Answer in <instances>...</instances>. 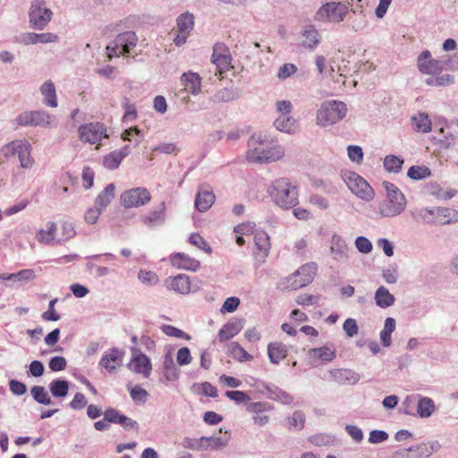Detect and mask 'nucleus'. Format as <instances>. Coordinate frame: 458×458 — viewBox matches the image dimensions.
I'll use <instances>...</instances> for the list:
<instances>
[{
    "label": "nucleus",
    "mask_w": 458,
    "mask_h": 458,
    "mask_svg": "<svg viewBox=\"0 0 458 458\" xmlns=\"http://www.w3.org/2000/svg\"><path fill=\"white\" fill-rule=\"evenodd\" d=\"M284 155V148L267 134L255 133L249 140L246 154L249 162L258 164L276 162Z\"/></svg>",
    "instance_id": "nucleus-1"
},
{
    "label": "nucleus",
    "mask_w": 458,
    "mask_h": 458,
    "mask_svg": "<svg viewBox=\"0 0 458 458\" xmlns=\"http://www.w3.org/2000/svg\"><path fill=\"white\" fill-rule=\"evenodd\" d=\"M417 67L423 74L431 75L425 82L428 86L445 87L454 82V77L450 74H442L443 64L433 59L428 50L423 51L417 58Z\"/></svg>",
    "instance_id": "nucleus-2"
},
{
    "label": "nucleus",
    "mask_w": 458,
    "mask_h": 458,
    "mask_svg": "<svg viewBox=\"0 0 458 458\" xmlns=\"http://www.w3.org/2000/svg\"><path fill=\"white\" fill-rule=\"evenodd\" d=\"M318 271V266L314 262L301 266L291 275L282 278L277 288L281 291H295L311 284Z\"/></svg>",
    "instance_id": "nucleus-3"
},
{
    "label": "nucleus",
    "mask_w": 458,
    "mask_h": 458,
    "mask_svg": "<svg viewBox=\"0 0 458 458\" xmlns=\"http://www.w3.org/2000/svg\"><path fill=\"white\" fill-rule=\"evenodd\" d=\"M268 192L276 205L280 208L288 209L298 203V191L286 178L275 180Z\"/></svg>",
    "instance_id": "nucleus-4"
},
{
    "label": "nucleus",
    "mask_w": 458,
    "mask_h": 458,
    "mask_svg": "<svg viewBox=\"0 0 458 458\" xmlns=\"http://www.w3.org/2000/svg\"><path fill=\"white\" fill-rule=\"evenodd\" d=\"M383 186L386 191V198L378 205L379 214L386 217L400 215L406 207L404 195L390 182H384Z\"/></svg>",
    "instance_id": "nucleus-5"
},
{
    "label": "nucleus",
    "mask_w": 458,
    "mask_h": 458,
    "mask_svg": "<svg viewBox=\"0 0 458 458\" xmlns=\"http://www.w3.org/2000/svg\"><path fill=\"white\" fill-rule=\"evenodd\" d=\"M413 216L418 221L431 225H446L458 221V212L448 208H420Z\"/></svg>",
    "instance_id": "nucleus-6"
},
{
    "label": "nucleus",
    "mask_w": 458,
    "mask_h": 458,
    "mask_svg": "<svg viewBox=\"0 0 458 458\" xmlns=\"http://www.w3.org/2000/svg\"><path fill=\"white\" fill-rule=\"evenodd\" d=\"M346 111L345 104L341 101L325 102L317 112V123L323 127L336 123L345 116Z\"/></svg>",
    "instance_id": "nucleus-7"
},
{
    "label": "nucleus",
    "mask_w": 458,
    "mask_h": 458,
    "mask_svg": "<svg viewBox=\"0 0 458 458\" xmlns=\"http://www.w3.org/2000/svg\"><path fill=\"white\" fill-rule=\"evenodd\" d=\"M31 149L32 147L27 140H13L3 148L5 157L18 155L22 168H30L34 164Z\"/></svg>",
    "instance_id": "nucleus-8"
},
{
    "label": "nucleus",
    "mask_w": 458,
    "mask_h": 458,
    "mask_svg": "<svg viewBox=\"0 0 458 458\" xmlns=\"http://www.w3.org/2000/svg\"><path fill=\"white\" fill-rule=\"evenodd\" d=\"M343 178L349 190L357 197L366 201L373 199L374 190L360 174L354 172H346Z\"/></svg>",
    "instance_id": "nucleus-9"
},
{
    "label": "nucleus",
    "mask_w": 458,
    "mask_h": 458,
    "mask_svg": "<svg viewBox=\"0 0 458 458\" xmlns=\"http://www.w3.org/2000/svg\"><path fill=\"white\" fill-rule=\"evenodd\" d=\"M107 137L106 128L98 122L85 123L78 128L79 140L83 143L97 144V149L99 148L100 141Z\"/></svg>",
    "instance_id": "nucleus-10"
},
{
    "label": "nucleus",
    "mask_w": 458,
    "mask_h": 458,
    "mask_svg": "<svg viewBox=\"0 0 458 458\" xmlns=\"http://www.w3.org/2000/svg\"><path fill=\"white\" fill-rule=\"evenodd\" d=\"M212 63L216 66V75L219 80L224 78V73L232 66V55L228 47L225 43H216L213 47V54L211 56Z\"/></svg>",
    "instance_id": "nucleus-11"
},
{
    "label": "nucleus",
    "mask_w": 458,
    "mask_h": 458,
    "mask_svg": "<svg viewBox=\"0 0 458 458\" xmlns=\"http://www.w3.org/2000/svg\"><path fill=\"white\" fill-rule=\"evenodd\" d=\"M137 41V36L132 31L119 34L114 39V46L113 47H106L108 58L111 59L113 56L129 54L131 49L136 47Z\"/></svg>",
    "instance_id": "nucleus-12"
},
{
    "label": "nucleus",
    "mask_w": 458,
    "mask_h": 458,
    "mask_svg": "<svg viewBox=\"0 0 458 458\" xmlns=\"http://www.w3.org/2000/svg\"><path fill=\"white\" fill-rule=\"evenodd\" d=\"M53 13L46 7L44 0H34L30 12V21L38 30H43L52 19Z\"/></svg>",
    "instance_id": "nucleus-13"
},
{
    "label": "nucleus",
    "mask_w": 458,
    "mask_h": 458,
    "mask_svg": "<svg viewBox=\"0 0 458 458\" xmlns=\"http://www.w3.org/2000/svg\"><path fill=\"white\" fill-rule=\"evenodd\" d=\"M347 12L348 7L344 4L327 3L317 12L316 18L318 21L339 22L344 21Z\"/></svg>",
    "instance_id": "nucleus-14"
},
{
    "label": "nucleus",
    "mask_w": 458,
    "mask_h": 458,
    "mask_svg": "<svg viewBox=\"0 0 458 458\" xmlns=\"http://www.w3.org/2000/svg\"><path fill=\"white\" fill-rule=\"evenodd\" d=\"M20 126H48L51 124V116L45 111H26L20 114L16 119Z\"/></svg>",
    "instance_id": "nucleus-15"
},
{
    "label": "nucleus",
    "mask_w": 458,
    "mask_h": 458,
    "mask_svg": "<svg viewBox=\"0 0 458 458\" xmlns=\"http://www.w3.org/2000/svg\"><path fill=\"white\" fill-rule=\"evenodd\" d=\"M151 195L146 188H133L125 191L121 196V201L125 208H137L148 203Z\"/></svg>",
    "instance_id": "nucleus-16"
},
{
    "label": "nucleus",
    "mask_w": 458,
    "mask_h": 458,
    "mask_svg": "<svg viewBox=\"0 0 458 458\" xmlns=\"http://www.w3.org/2000/svg\"><path fill=\"white\" fill-rule=\"evenodd\" d=\"M131 352L132 357L128 364V368L134 373L141 374L144 377H148L152 370L149 358L137 349H132Z\"/></svg>",
    "instance_id": "nucleus-17"
},
{
    "label": "nucleus",
    "mask_w": 458,
    "mask_h": 458,
    "mask_svg": "<svg viewBox=\"0 0 458 458\" xmlns=\"http://www.w3.org/2000/svg\"><path fill=\"white\" fill-rule=\"evenodd\" d=\"M124 355L125 352L123 350L117 348L109 349L103 354L99 366L107 372L112 373L122 366Z\"/></svg>",
    "instance_id": "nucleus-18"
},
{
    "label": "nucleus",
    "mask_w": 458,
    "mask_h": 458,
    "mask_svg": "<svg viewBox=\"0 0 458 458\" xmlns=\"http://www.w3.org/2000/svg\"><path fill=\"white\" fill-rule=\"evenodd\" d=\"M171 265L177 269L196 271L200 267V262L182 252L173 253L169 256Z\"/></svg>",
    "instance_id": "nucleus-19"
},
{
    "label": "nucleus",
    "mask_w": 458,
    "mask_h": 458,
    "mask_svg": "<svg viewBox=\"0 0 458 458\" xmlns=\"http://www.w3.org/2000/svg\"><path fill=\"white\" fill-rule=\"evenodd\" d=\"M194 18L192 14L184 13L178 17L177 19V26H178V33L174 38V43L177 46L182 45L186 42V39L193 28Z\"/></svg>",
    "instance_id": "nucleus-20"
},
{
    "label": "nucleus",
    "mask_w": 458,
    "mask_h": 458,
    "mask_svg": "<svg viewBox=\"0 0 458 458\" xmlns=\"http://www.w3.org/2000/svg\"><path fill=\"white\" fill-rule=\"evenodd\" d=\"M255 257L259 261L263 262L268 256L270 250V238L264 231H259L255 233Z\"/></svg>",
    "instance_id": "nucleus-21"
},
{
    "label": "nucleus",
    "mask_w": 458,
    "mask_h": 458,
    "mask_svg": "<svg viewBox=\"0 0 458 458\" xmlns=\"http://www.w3.org/2000/svg\"><path fill=\"white\" fill-rule=\"evenodd\" d=\"M165 284L168 289L181 294L189 293L191 291L190 277L184 274L168 277L165 280Z\"/></svg>",
    "instance_id": "nucleus-22"
},
{
    "label": "nucleus",
    "mask_w": 458,
    "mask_h": 458,
    "mask_svg": "<svg viewBox=\"0 0 458 458\" xmlns=\"http://www.w3.org/2000/svg\"><path fill=\"white\" fill-rule=\"evenodd\" d=\"M36 239L42 244H57V225L55 222L49 221L46 228L39 229L36 233Z\"/></svg>",
    "instance_id": "nucleus-23"
},
{
    "label": "nucleus",
    "mask_w": 458,
    "mask_h": 458,
    "mask_svg": "<svg viewBox=\"0 0 458 458\" xmlns=\"http://www.w3.org/2000/svg\"><path fill=\"white\" fill-rule=\"evenodd\" d=\"M181 82L185 91L199 94L201 89V78L198 73L188 72L181 76Z\"/></svg>",
    "instance_id": "nucleus-24"
},
{
    "label": "nucleus",
    "mask_w": 458,
    "mask_h": 458,
    "mask_svg": "<svg viewBox=\"0 0 458 458\" xmlns=\"http://www.w3.org/2000/svg\"><path fill=\"white\" fill-rule=\"evenodd\" d=\"M310 357L320 360L325 362H330L336 357V350L333 344H327L318 348H312L309 351Z\"/></svg>",
    "instance_id": "nucleus-25"
},
{
    "label": "nucleus",
    "mask_w": 458,
    "mask_h": 458,
    "mask_svg": "<svg viewBox=\"0 0 458 458\" xmlns=\"http://www.w3.org/2000/svg\"><path fill=\"white\" fill-rule=\"evenodd\" d=\"M243 327L242 321L241 319L229 321L225 324L218 332L219 342H225L238 335Z\"/></svg>",
    "instance_id": "nucleus-26"
},
{
    "label": "nucleus",
    "mask_w": 458,
    "mask_h": 458,
    "mask_svg": "<svg viewBox=\"0 0 458 458\" xmlns=\"http://www.w3.org/2000/svg\"><path fill=\"white\" fill-rule=\"evenodd\" d=\"M267 354L272 363L278 364L286 358L288 349L286 345L281 342L270 343L267 345Z\"/></svg>",
    "instance_id": "nucleus-27"
},
{
    "label": "nucleus",
    "mask_w": 458,
    "mask_h": 458,
    "mask_svg": "<svg viewBox=\"0 0 458 458\" xmlns=\"http://www.w3.org/2000/svg\"><path fill=\"white\" fill-rule=\"evenodd\" d=\"M274 124L277 130L287 133H293L298 130L297 121L290 114L278 115Z\"/></svg>",
    "instance_id": "nucleus-28"
},
{
    "label": "nucleus",
    "mask_w": 458,
    "mask_h": 458,
    "mask_svg": "<svg viewBox=\"0 0 458 458\" xmlns=\"http://www.w3.org/2000/svg\"><path fill=\"white\" fill-rule=\"evenodd\" d=\"M411 123L415 131L428 133L432 129V122L427 113L420 112L411 117Z\"/></svg>",
    "instance_id": "nucleus-29"
},
{
    "label": "nucleus",
    "mask_w": 458,
    "mask_h": 458,
    "mask_svg": "<svg viewBox=\"0 0 458 458\" xmlns=\"http://www.w3.org/2000/svg\"><path fill=\"white\" fill-rule=\"evenodd\" d=\"M215 201V194L211 191H199L195 198V207L199 212H205Z\"/></svg>",
    "instance_id": "nucleus-30"
},
{
    "label": "nucleus",
    "mask_w": 458,
    "mask_h": 458,
    "mask_svg": "<svg viewBox=\"0 0 458 458\" xmlns=\"http://www.w3.org/2000/svg\"><path fill=\"white\" fill-rule=\"evenodd\" d=\"M23 42L25 44H37V43H52L58 40V36L51 33H27L23 36Z\"/></svg>",
    "instance_id": "nucleus-31"
},
{
    "label": "nucleus",
    "mask_w": 458,
    "mask_h": 458,
    "mask_svg": "<svg viewBox=\"0 0 458 458\" xmlns=\"http://www.w3.org/2000/svg\"><path fill=\"white\" fill-rule=\"evenodd\" d=\"M115 187L113 183L108 184L102 192L98 194L95 200V206L100 210H104L114 199Z\"/></svg>",
    "instance_id": "nucleus-32"
},
{
    "label": "nucleus",
    "mask_w": 458,
    "mask_h": 458,
    "mask_svg": "<svg viewBox=\"0 0 458 458\" xmlns=\"http://www.w3.org/2000/svg\"><path fill=\"white\" fill-rule=\"evenodd\" d=\"M40 92L44 96V103L51 107H56L57 106V98H56V92H55V87L54 83L51 81H46L41 87H40Z\"/></svg>",
    "instance_id": "nucleus-33"
},
{
    "label": "nucleus",
    "mask_w": 458,
    "mask_h": 458,
    "mask_svg": "<svg viewBox=\"0 0 458 458\" xmlns=\"http://www.w3.org/2000/svg\"><path fill=\"white\" fill-rule=\"evenodd\" d=\"M228 352L229 354L239 362L250 361L253 360V356L237 342H233L228 345Z\"/></svg>",
    "instance_id": "nucleus-34"
},
{
    "label": "nucleus",
    "mask_w": 458,
    "mask_h": 458,
    "mask_svg": "<svg viewBox=\"0 0 458 458\" xmlns=\"http://www.w3.org/2000/svg\"><path fill=\"white\" fill-rule=\"evenodd\" d=\"M319 43L318 32L313 25L307 26L302 32V45L314 48Z\"/></svg>",
    "instance_id": "nucleus-35"
},
{
    "label": "nucleus",
    "mask_w": 458,
    "mask_h": 458,
    "mask_svg": "<svg viewBox=\"0 0 458 458\" xmlns=\"http://www.w3.org/2000/svg\"><path fill=\"white\" fill-rule=\"evenodd\" d=\"M127 156V152L123 150H115L104 157L103 164L107 169L113 170L117 168L123 159Z\"/></svg>",
    "instance_id": "nucleus-36"
},
{
    "label": "nucleus",
    "mask_w": 458,
    "mask_h": 458,
    "mask_svg": "<svg viewBox=\"0 0 458 458\" xmlns=\"http://www.w3.org/2000/svg\"><path fill=\"white\" fill-rule=\"evenodd\" d=\"M375 301L377 306L387 308L394 304V297L386 287L380 286L375 293Z\"/></svg>",
    "instance_id": "nucleus-37"
},
{
    "label": "nucleus",
    "mask_w": 458,
    "mask_h": 458,
    "mask_svg": "<svg viewBox=\"0 0 458 458\" xmlns=\"http://www.w3.org/2000/svg\"><path fill=\"white\" fill-rule=\"evenodd\" d=\"M75 229L72 223L63 222L61 227L57 228V244H62L75 235Z\"/></svg>",
    "instance_id": "nucleus-38"
},
{
    "label": "nucleus",
    "mask_w": 458,
    "mask_h": 458,
    "mask_svg": "<svg viewBox=\"0 0 458 458\" xmlns=\"http://www.w3.org/2000/svg\"><path fill=\"white\" fill-rule=\"evenodd\" d=\"M435 403L428 397H421L418 402L417 412L421 418H428L435 411Z\"/></svg>",
    "instance_id": "nucleus-39"
},
{
    "label": "nucleus",
    "mask_w": 458,
    "mask_h": 458,
    "mask_svg": "<svg viewBox=\"0 0 458 458\" xmlns=\"http://www.w3.org/2000/svg\"><path fill=\"white\" fill-rule=\"evenodd\" d=\"M49 389L55 397H64L68 394L69 384L66 380L55 379L50 383Z\"/></svg>",
    "instance_id": "nucleus-40"
},
{
    "label": "nucleus",
    "mask_w": 458,
    "mask_h": 458,
    "mask_svg": "<svg viewBox=\"0 0 458 458\" xmlns=\"http://www.w3.org/2000/svg\"><path fill=\"white\" fill-rule=\"evenodd\" d=\"M290 428L294 430H301L306 422V416L301 411H295L292 416L288 418Z\"/></svg>",
    "instance_id": "nucleus-41"
},
{
    "label": "nucleus",
    "mask_w": 458,
    "mask_h": 458,
    "mask_svg": "<svg viewBox=\"0 0 458 458\" xmlns=\"http://www.w3.org/2000/svg\"><path fill=\"white\" fill-rule=\"evenodd\" d=\"M31 394L33 398L39 403L48 405L51 403V398L45 387L35 386L31 388Z\"/></svg>",
    "instance_id": "nucleus-42"
},
{
    "label": "nucleus",
    "mask_w": 458,
    "mask_h": 458,
    "mask_svg": "<svg viewBox=\"0 0 458 458\" xmlns=\"http://www.w3.org/2000/svg\"><path fill=\"white\" fill-rule=\"evenodd\" d=\"M269 397L276 402H279L284 405H291L293 403V397L285 391L276 389L270 392Z\"/></svg>",
    "instance_id": "nucleus-43"
},
{
    "label": "nucleus",
    "mask_w": 458,
    "mask_h": 458,
    "mask_svg": "<svg viewBox=\"0 0 458 458\" xmlns=\"http://www.w3.org/2000/svg\"><path fill=\"white\" fill-rule=\"evenodd\" d=\"M247 411L254 415L264 413L274 409L273 405L267 402H254L250 403L247 407Z\"/></svg>",
    "instance_id": "nucleus-44"
},
{
    "label": "nucleus",
    "mask_w": 458,
    "mask_h": 458,
    "mask_svg": "<svg viewBox=\"0 0 458 458\" xmlns=\"http://www.w3.org/2000/svg\"><path fill=\"white\" fill-rule=\"evenodd\" d=\"M403 160L395 156H387L384 160V166L389 172L397 173L401 170Z\"/></svg>",
    "instance_id": "nucleus-45"
},
{
    "label": "nucleus",
    "mask_w": 458,
    "mask_h": 458,
    "mask_svg": "<svg viewBox=\"0 0 458 458\" xmlns=\"http://www.w3.org/2000/svg\"><path fill=\"white\" fill-rule=\"evenodd\" d=\"M189 242L197 248L204 250L206 253H211L212 249L205 239L199 233H191L189 237Z\"/></svg>",
    "instance_id": "nucleus-46"
},
{
    "label": "nucleus",
    "mask_w": 458,
    "mask_h": 458,
    "mask_svg": "<svg viewBox=\"0 0 458 458\" xmlns=\"http://www.w3.org/2000/svg\"><path fill=\"white\" fill-rule=\"evenodd\" d=\"M130 395L135 403H145L148 393L143 387L135 386L130 389Z\"/></svg>",
    "instance_id": "nucleus-47"
},
{
    "label": "nucleus",
    "mask_w": 458,
    "mask_h": 458,
    "mask_svg": "<svg viewBox=\"0 0 458 458\" xmlns=\"http://www.w3.org/2000/svg\"><path fill=\"white\" fill-rule=\"evenodd\" d=\"M57 301L58 300L56 298L49 301L48 310L41 316L45 321H57L60 319V315L55 309V305Z\"/></svg>",
    "instance_id": "nucleus-48"
},
{
    "label": "nucleus",
    "mask_w": 458,
    "mask_h": 458,
    "mask_svg": "<svg viewBox=\"0 0 458 458\" xmlns=\"http://www.w3.org/2000/svg\"><path fill=\"white\" fill-rule=\"evenodd\" d=\"M407 174L411 179L420 180V179L426 178L427 176H429L430 172H429V169L427 167L414 165V166L410 167Z\"/></svg>",
    "instance_id": "nucleus-49"
},
{
    "label": "nucleus",
    "mask_w": 458,
    "mask_h": 458,
    "mask_svg": "<svg viewBox=\"0 0 458 458\" xmlns=\"http://www.w3.org/2000/svg\"><path fill=\"white\" fill-rule=\"evenodd\" d=\"M195 387H196V391L199 394H201L203 395L209 396V397H216L217 396V389L208 382L201 383V384L196 386Z\"/></svg>",
    "instance_id": "nucleus-50"
},
{
    "label": "nucleus",
    "mask_w": 458,
    "mask_h": 458,
    "mask_svg": "<svg viewBox=\"0 0 458 458\" xmlns=\"http://www.w3.org/2000/svg\"><path fill=\"white\" fill-rule=\"evenodd\" d=\"M344 331L348 337H353L358 334V325L354 318H347L343 325Z\"/></svg>",
    "instance_id": "nucleus-51"
},
{
    "label": "nucleus",
    "mask_w": 458,
    "mask_h": 458,
    "mask_svg": "<svg viewBox=\"0 0 458 458\" xmlns=\"http://www.w3.org/2000/svg\"><path fill=\"white\" fill-rule=\"evenodd\" d=\"M165 203L161 204L160 209L153 212L149 216L144 217V222L148 225H151L154 223L160 222L164 219Z\"/></svg>",
    "instance_id": "nucleus-52"
},
{
    "label": "nucleus",
    "mask_w": 458,
    "mask_h": 458,
    "mask_svg": "<svg viewBox=\"0 0 458 458\" xmlns=\"http://www.w3.org/2000/svg\"><path fill=\"white\" fill-rule=\"evenodd\" d=\"M104 416L106 417V420H108L109 424L110 423L120 424V422H123L125 420V416L123 414H120L114 409H107L104 412Z\"/></svg>",
    "instance_id": "nucleus-53"
},
{
    "label": "nucleus",
    "mask_w": 458,
    "mask_h": 458,
    "mask_svg": "<svg viewBox=\"0 0 458 458\" xmlns=\"http://www.w3.org/2000/svg\"><path fill=\"white\" fill-rule=\"evenodd\" d=\"M176 360L179 365H188L191 361V352L188 347H182L178 350L176 355Z\"/></svg>",
    "instance_id": "nucleus-54"
},
{
    "label": "nucleus",
    "mask_w": 458,
    "mask_h": 458,
    "mask_svg": "<svg viewBox=\"0 0 458 458\" xmlns=\"http://www.w3.org/2000/svg\"><path fill=\"white\" fill-rule=\"evenodd\" d=\"M348 157L352 162L360 164L363 160V152L359 146H349L347 148Z\"/></svg>",
    "instance_id": "nucleus-55"
},
{
    "label": "nucleus",
    "mask_w": 458,
    "mask_h": 458,
    "mask_svg": "<svg viewBox=\"0 0 458 458\" xmlns=\"http://www.w3.org/2000/svg\"><path fill=\"white\" fill-rule=\"evenodd\" d=\"M255 224L251 222H245L242 224H240L233 228V232L236 234L241 235H250L254 233Z\"/></svg>",
    "instance_id": "nucleus-56"
},
{
    "label": "nucleus",
    "mask_w": 458,
    "mask_h": 458,
    "mask_svg": "<svg viewBox=\"0 0 458 458\" xmlns=\"http://www.w3.org/2000/svg\"><path fill=\"white\" fill-rule=\"evenodd\" d=\"M139 279L145 284L150 285L156 284L158 282V276L152 271L140 270L139 273Z\"/></svg>",
    "instance_id": "nucleus-57"
},
{
    "label": "nucleus",
    "mask_w": 458,
    "mask_h": 458,
    "mask_svg": "<svg viewBox=\"0 0 458 458\" xmlns=\"http://www.w3.org/2000/svg\"><path fill=\"white\" fill-rule=\"evenodd\" d=\"M165 376L168 380L177 378V370L172 359H165L164 362Z\"/></svg>",
    "instance_id": "nucleus-58"
},
{
    "label": "nucleus",
    "mask_w": 458,
    "mask_h": 458,
    "mask_svg": "<svg viewBox=\"0 0 458 458\" xmlns=\"http://www.w3.org/2000/svg\"><path fill=\"white\" fill-rule=\"evenodd\" d=\"M297 72V67L293 64H284L279 70L277 76L280 79H287Z\"/></svg>",
    "instance_id": "nucleus-59"
},
{
    "label": "nucleus",
    "mask_w": 458,
    "mask_h": 458,
    "mask_svg": "<svg viewBox=\"0 0 458 458\" xmlns=\"http://www.w3.org/2000/svg\"><path fill=\"white\" fill-rule=\"evenodd\" d=\"M240 305V300L237 297H229L227 298L222 308L221 312H233L237 310L238 306Z\"/></svg>",
    "instance_id": "nucleus-60"
},
{
    "label": "nucleus",
    "mask_w": 458,
    "mask_h": 458,
    "mask_svg": "<svg viewBox=\"0 0 458 458\" xmlns=\"http://www.w3.org/2000/svg\"><path fill=\"white\" fill-rule=\"evenodd\" d=\"M88 403L85 395L81 393L75 394L73 399L70 403V407L72 410H82Z\"/></svg>",
    "instance_id": "nucleus-61"
},
{
    "label": "nucleus",
    "mask_w": 458,
    "mask_h": 458,
    "mask_svg": "<svg viewBox=\"0 0 458 458\" xmlns=\"http://www.w3.org/2000/svg\"><path fill=\"white\" fill-rule=\"evenodd\" d=\"M356 248L361 253H369L372 250V243L366 237L359 236L355 241Z\"/></svg>",
    "instance_id": "nucleus-62"
},
{
    "label": "nucleus",
    "mask_w": 458,
    "mask_h": 458,
    "mask_svg": "<svg viewBox=\"0 0 458 458\" xmlns=\"http://www.w3.org/2000/svg\"><path fill=\"white\" fill-rule=\"evenodd\" d=\"M67 365L66 360L61 356H55L49 361V368L53 371H61L65 369Z\"/></svg>",
    "instance_id": "nucleus-63"
},
{
    "label": "nucleus",
    "mask_w": 458,
    "mask_h": 458,
    "mask_svg": "<svg viewBox=\"0 0 458 458\" xmlns=\"http://www.w3.org/2000/svg\"><path fill=\"white\" fill-rule=\"evenodd\" d=\"M225 395L232 401H234L235 403H243V402H247L250 400V396L242 392V391H239V390H234V391H227L225 393Z\"/></svg>",
    "instance_id": "nucleus-64"
}]
</instances>
